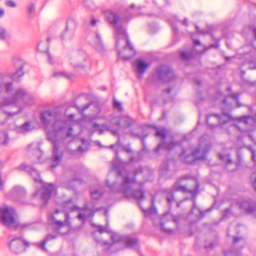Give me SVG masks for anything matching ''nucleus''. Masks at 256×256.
<instances>
[{"instance_id": "26", "label": "nucleus", "mask_w": 256, "mask_h": 256, "mask_svg": "<svg viewBox=\"0 0 256 256\" xmlns=\"http://www.w3.org/2000/svg\"><path fill=\"white\" fill-rule=\"evenodd\" d=\"M154 198H152L151 201L152 208L146 210H143V212L145 216H149L156 214V208L154 207Z\"/></svg>"}, {"instance_id": "6", "label": "nucleus", "mask_w": 256, "mask_h": 256, "mask_svg": "<svg viewBox=\"0 0 256 256\" xmlns=\"http://www.w3.org/2000/svg\"><path fill=\"white\" fill-rule=\"evenodd\" d=\"M17 168L29 174L32 178L34 180L42 187V190L36 191L33 194V197L40 200L44 204H46L50 198L53 192L55 190L54 185L51 183H44L40 178L38 172L30 164L24 163Z\"/></svg>"}, {"instance_id": "22", "label": "nucleus", "mask_w": 256, "mask_h": 256, "mask_svg": "<svg viewBox=\"0 0 256 256\" xmlns=\"http://www.w3.org/2000/svg\"><path fill=\"white\" fill-rule=\"evenodd\" d=\"M27 150L29 154H34L37 158L38 162H40V158L42 154V152L40 148L38 143H32L27 147Z\"/></svg>"}, {"instance_id": "19", "label": "nucleus", "mask_w": 256, "mask_h": 256, "mask_svg": "<svg viewBox=\"0 0 256 256\" xmlns=\"http://www.w3.org/2000/svg\"><path fill=\"white\" fill-rule=\"evenodd\" d=\"M86 40L96 50H100L102 48V46L100 36L98 33L90 34L87 36Z\"/></svg>"}, {"instance_id": "12", "label": "nucleus", "mask_w": 256, "mask_h": 256, "mask_svg": "<svg viewBox=\"0 0 256 256\" xmlns=\"http://www.w3.org/2000/svg\"><path fill=\"white\" fill-rule=\"evenodd\" d=\"M8 246L10 250L14 254H19L24 252L26 247L29 245L28 242L20 236H10Z\"/></svg>"}, {"instance_id": "44", "label": "nucleus", "mask_w": 256, "mask_h": 256, "mask_svg": "<svg viewBox=\"0 0 256 256\" xmlns=\"http://www.w3.org/2000/svg\"><path fill=\"white\" fill-rule=\"evenodd\" d=\"M74 181H70L64 182L62 184V186L68 190H74V186L72 184Z\"/></svg>"}, {"instance_id": "61", "label": "nucleus", "mask_w": 256, "mask_h": 256, "mask_svg": "<svg viewBox=\"0 0 256 256\" xmlns=\"http://www.w3.org/2000/svg\"><path fill=\"white\" fill-rule=\"evenodd\" d=\"M72 202V198H70L68 201L66 202L64 204L65 206H68L70 204H71Z\"/></svg>"}, {"instance_id": "47", "label": "nucleus", "mask_w": 256, "mask_h": 256, "mask_svg": "<svg viewBox=\"0 0 256 256\" xmlns=\"http://www.w3.org/2000/svg\"><path fill=\"white\" fill-rule=\"evenodd\" d=\"M5 4L8 6H9L10 8H16V4L15 3V2L12 0H6L5 2Z\"/></svg>"}, {"instance_id": "9", "label": "nucleus", "mask_w": 256, "mask_h": 256, "mask_svg": "<svg viewBox=\"0 0 256 256\" xmlns=\"http://www.w3.org/2000/svg\"><path fill=\"white\" fill-rule=\"evenodd\" d=\"M211 148L210 142L204 138V136L200 138L199 144L198 148L192 152L191 155L188 156L186 162L188 164L192 163L196 160H204L206 155Z\"/></svg>"}, {"instance_id": "3", "label": "nucleus", "mask_w": 256, "mask_h": 256, "mask_svg": "<svg viewBox=\"0 0 256 256\" xmlns=\"http://www.w3.org/2000/svg\"><path fill=\"white\" fill-rule=\"evenodd\" d=\"M112 168L114 170H116L122 179V184L118 186L116 182L110 184L108 181L106 180V184L110 190L120 192L128 198H133L137 200L144 198V194L142 190V183L138 182L135 178L130 179L129 178L124 164L118 161L114 162L112 164Z\"/></svg>"}, {"instance_id": "7", "label": "nucleus", "mask_w": 256, "mask_h": 256, "mask_svg": "<svg viewBox=\"0 0 256 256\" xmlns=\"http://www.w3.org/2000/svg\"><path fill=\"white\" fill-rule=\"evenodd\" d=\"M0 222L10 229L33 230L36 228L35 224H20L16 218L14 210L6 205L0 206Z\"/></svg>"}, {"instance_id": "51", "label": "nucleus", "mask_w": 256, "mask_h": 256, "mask_svg": "<svg viewBox=\"0 0 256 256\" xmlns=\"http://www.w3.org/2000/svg\"><path fill=\"white\" fill-rule=\"evenodd\" d=\"M239 252L236 250V252L231 251L228 252H224V256H235L238 254Z\"/></svg>"}, {"instance_id": "50", "label": "nucleus", "mask_w": 256, "mask_h": 256, "mask_svg": "<svg viewBox=\"0 0 256 256\" xmlns=\"http://www.w3.org/2000/svg\"><path fill=\"white\" fill-rule=\"evenodd\" d=\"M113 106L115 108L120 110L122 108V104L116 100H114Z\"/></svg>"}, {"instance_id": "36", "label": "nucleus", "mask_w": 256, "mask_h": 256, "mask_svg": "<svg viewBox=\"0 0 256 256\" xmlns=\"http://www.w3.org/2000/svg\"><path fill=\"white\" fill-rule=\"evenodd\" d=\"M84 6L87 10H93L94 4L92 0H84L83 2Z\"/></svg>"}, {"instance_id": "28", "label": "nucleus", "mask_w": 256, "mask_h": 256, "mask_svg": "<svg viewBox=\"0 0 256 256\" xmlns=\"http://www.w3.org/2000/svg\"><path fill=\"white\" fill-rule=\"evenodd\" d=\"M12 62L14 66L16 68H24V60L18 56H14L12 58Z\"/></svg>"}, {"instance_id": "53", "label": "nucleus", "mask_w": 256, "mask_h": 256, "mask_svg": "<svg viewBox=\"0 0 256 256\" xmlns=\"http://www.w3.org/2000/svg\"><path fill=\"white\" fill-rule=\"evenodd\" d=\"M86 150L85 148H83L82 146H79L76 150H73L72 152V154H76V152H82Z\"/></svg>"}, {"instance_id": "18", "label": "nucleus", "mask_w": 256, "mask_h": 256, "mask_svg": "<svg viewBox=\"0 0 256 256\" xmlns=\"http://www.w3.org/2000/svg\"><path fill=\"white\" fill-rule=\"evenodd\" d=\"M240 94L238 93L232 94H231L230 96H228L225 97L224 95L221 92H219L218 94V96L217 97V99L220 100H222L223 104L226 105V106L228 108H232V106L230 103L228 102L229 100H232L234 101L238 104L237 107L240 106L239 102H238V98Z\"/></svg>"}, {"instance_id": "58", "label": "nucleus", "mask_w": 256, "mask_h": 256, "mask_svg": "<svg viewBox=\"0 0 256 256\" xmlns=\"http://www.w3.org/2000/svg\"><path fill=\"white\" fill-rule=\"evenodd\" d=\"M4 10L2 8H0V18L4 16Z\"/></svg>"}, {"instance_id": "41", "label": "nucleus", "mask_w": 256, "mask_h": 256, "mask_svg": "<svg viewBox=\"0 0 256 256\" xmlns=\"http://www.w3.org/2000/svg\"><path fill=\"white\" fill-rule=\"evenodd\" d=\"M8 34L5 28L0 25V40H4L8 37Z\"/></svg>"}, {"instance_id": "10", "label": "nucleus", "mask_w": 256, "mask_h": 256, "mask_svg": "<svg viewBox=\"0 0 256 256\" xmlns=\"http://www.w3.org/2000/svg\"><path fill=\"white\" fill-rule=\"evenodd\" d=\"M112 242L109 246V248H118L122 250L124 248H133L138 244V240L134 236H121L112 234L111 236Z\"/></svg>"}, {"instance_id": "46", "label": "nucleus", "mask_w": 256, "mask_h": 256, "mask_svg": "<svg viewBox=\"0 0 256 256\" xmlns=\"http://www.w3.org/2000/svg\"><path fill=\"white\" fill-rule=\"evenodd\" d=\"M250 32L252 34L254 37V39L256 40V28L254 26H250L248 27Z\"/></svg>"}, {"instance_id": "55", "label": "nucleus", "mask_w": 256, "mask_h": 256, "mask_svg": "<svg viewBox=\"0 0 256 256\" xmlns=\"http://www.w3.org/2000/svg\"><path fill=\"white\" fill-rule=\"evenodd\" d=\"M174 200V196L172 194L167 196V200L169 204H170Z\"/></svg>"}, {"instance_id": "14", "label": "nucleus", "mask_w": 256, "mask_h": 256, "mask_svg": "<svg viewBox=\"0 0 256 256\" xmlns=\"http://www.w3.org/2000/svg\"><path fill=\"white\" fill-rule=\"evenodd\" d=\"M156 135L157 137H160L162 138V143L158 144L157 148H156L155 151L156 153L159 152V150L164 148V149L170 150L174 148L177 143L174 142V141L170 142V143H167L166 141V130L165 128H156Z\"/></svg>"}, {"instance_id": "37", "label": "nucleus", "mask_w": 256, "mask_h": 256, "mask_svg": "<svg viewBox=\"0 0 256 256\" xmlns=\"http://www.w3.org/2000/svg\"><path fill=\"white\" fill-rule=\"evenodd\" d=\"M92 225L96 228L98 230V232L100 233V234H102V232H110L108 229V224H106V226H103L101 225H96L94 224H92Z\"/></svg>"}, {"instance_id": "13", "label": "nucleus", "mask_w": 256, "mask_h": 256, "mask_svg": "<svg viewBox=\"0 0 256 256\" xmlns=\"http://www.w3.org/2000/svg\"><path fill=\"white\" fill-rule=\"evenodd\" d=\"M156 76L163 82H168L174 78V74L172 68L168 66L162 65L156 68Z\"/></svg>"}, {"instance_id": "45", "label": "nucleus", "mask_w": 256, "mask_h": 256, "mask_svg": "<svg viewBox=\"0 0 256 256\" xmlns=\"http://www.w3.org/2000/svg\"><path fill=\"white\" fill-rule=\"evenodd\" d=\"M246 147L248 150L251 152V153L252 154V160L254 162H255L256 160V153H255L254 150L253 149V148L251 146H246Z\"/></svg>"}, {"instance_id": "39", "label": "nucleus", "mask_w": 256, "mask_h": 256, "mask_svg": "<svg viewBox=\"0 0 256 256\" xmlns=\"http://www.w3.org/2000/svg\"><path fill=\"white\" fill-rule=\"evenodd\" d=\"M76 28V22L72 19L69 20L67 22L66 26V30H74Z\"/></svg>"}, {"instance_id": "1", "label": "nucleus", "mask_w": 256, "mask_h": 256, "mask_svg": "<svg viewBox=\"0 0 256 256\" xmlns=\"http://www.w3.org/2000/svg\"><path fill=\"white\" fill-rule=\"evenodd\" d=\"M40 120L45 127L48 140L52 144L50 166L52 169L60 164L62 158V152L60 150V146L65 138L72 136L71 122L64 120L55 112L50 111L42 112Z\"/></svg>"}, {"instance_id": "23", "label": "nucleus", "mask_w": 256, "mask_h": 256, "mask_svg": "<svg viewBox=\"0 0 256 256\" xmlns=\"http://www.w3.org/2000/svg\"><path fill=\"white\" fill-rule=\"evenodd\" d=\"M81 210L83 211V212L79 213L78 215V218L82 222H84L86 218L92 217L94 215V210L89 208L86 205L84 206Z\"/></svg>"}, {"instance_id": "48", "label": "nucleus", "mask_w": 256, "mask_h": 256, "mask_svg": "<svg viewBox=\"0 0 256 256\" xmlns=\"http://www.w3.org/2000/svg\"><path fill=\"white\" fill-rule=\"evenodd\" d=\"M251 180H252V186L256 191V172L252 174Z\"/></svg>"}, {"instance_id": "35", "label": "nucleus", "mask_w": 256, "mask_h": 256, "mask_svg": "<svg viewBox=\"0 0 256 256\" xmlns=\"http://www.w3.org/2000/svg\"><path fill=\"white\" fill-rule=\"evenodd\" d=\"M219 158L226 162L227 167H228V165L232 164V162L230 158V156L228 154H220Z\"/></svg>"}, {"instance_id": "11", "label": "nucleus", "mask_w": 256, "mask_h": 256, "mask_svg": "<svg viewBox=\"0 0 256 256\" xmlns=\"http://www.w3.org/2000/svg\"><path fill=\"white\" fill-rule=\"evenodd\" d=\"M70 64L76 70H82L88 66V56L85 52L79 51L71 58Z\"/></svg>"}, {"instance_id": "62", "label": "nucleus", "mask_w": 256, "mask_h": 256, "mask_svg": "<svg viewBox=\"0 0 256 256\" xmlns=\"http://www.w3.org/2000/svg\"><path fill=\"white\" fill-rule=\"evenodd\" d=\"M46 54H47V56H48V60L49 63L50 64H52V58H51L50 55L48 52H47Z\"/></svg>"}, {"instance_id": "57", "label": "nucleus", "mask_w": 256, "mask_h": 256, "mask_svg": "<svg viewBox=\"0 0 256 256\" xmlns=\"http://www.w3.org/2000/svg\"><path fill=\"white\" fill-rule=\"evenodd\" d=\"M90 105V104H87L84 106L82 108L80 109V110L81 112H82L84 110H86L89 107Z\"/></svg>"}, {"instance_id": "43", "label": "nucleus", "mask_w": 256, "mask_h": 256, "mask_svg": "<svg viewBox=\"0 0 256 256\" xmlns=\"http://www.w3.org/2000/svg\"><path fill=\"white\" fill-rule=\"evenodd\" d=\"M16 72L13 74V78H16L20 77L23 76L24 72L23 71V68H16Z\"/></svg>"}, {"instance_id": "64", "label": "nucleus", "mask_w": 256, "mask_h": 256, "mask_svg": "<svg viewBox=\"0 0 256 256\" xmlns=\"http://www.w3.org/2000/svg\"><path fill=\"white\" fill-rule=\"evenodd\" d=\"M214 247V244L213 243H211L210 245H206L205 246L206 248H211Z\"/></svg>"}, {"instance_id": "56", "label": "nucleus", "mask_w": 256, "mask_h": 256, "mask_svg": "<svg viewBox=\"0 0 256 256\" xmlns=\"http://www.w3.org/2000/svg\"><path fill=\"white\" fill-rule=\"evenodd\" d=\"M95 240H96V242L98 243H100V244H104V245H106V246L108 244V243L106 241L100 240H98L97 239H96Z\"/></svg>"}, {"instance_id": "20", "label": "nucleus", "mask_w": 256, "mask_h": 256, "mask_svg": "<svg viewBox=\"0 0 256 256\" xmlns=\"http://www.w3.org/2000/svg\"><path fill=\"white\" fill-rule=\"evenodd\" d=\"M198 184L196 182L195 188L194 189L188 190L184 186H180V182H176L172 187V190L175 191H181L184 193H189L192 196H194L198 192Z\"/></svg>"}, {"instance_id": "42", "label": "nucleus", "mask_w": 256, "mask_h": 256, "mask_svg": "<svg viewBox=\"0 0 256 256\" xmlns=\"http://www.w3.org/2000/svg\"><path fill=\"white\" fill-rule=\"evenodd\" d=\"M38 50L41 52H47L48 45L45 42H40L38 46Z\"/></svg>"}, {"instance_id": "54", "label": "nucleus", "mask_w": 256, "mask_h": 256, "mask_svg": "<svg viewBox=\"0 0 256 256\" xmlns=\"http://www.w3.org/2000/svg\"><path fill=\"white\" fill-rule=\"evenodd\" d=\"M196 29L197 32L198 33H200V34H208V30H200L199 29V28L197 26H196Z\"/></svg>"}, {"instance_id": "59", "label": "nucleus", "mask_w": 256, "mask_h": 256, "mask_svg": "<svg viewBox=\"0 0 256 256\" xmlns=\"http://www.w3.org/2000/svg\"><path fill=\"white\" fill-rule=\"evenodd\" d=\"M4 184V180L2 179L1 176H0V190L3 188Z\"/></svg>"}, {"instance_id": "63", "label": "nucleus", "mask_w": 256, "mask_h": 256, "mask_svg": "<svg viewBox=\"0 0 256 256\" xmlns=\"http://www.w3.org/2000/svg\"><path fill=\"white\" fill-rule=\"evenodd\" d=\"M98 22V20H96L94 18H92L91 20V22H90V24L92 26H94L96 24V22Z\"/></svg>"}, {"instance_id": "24", "label": "nucleus", "mask_w": 256, "mask_h": 256, "mask_svg": "<svg viewBox=\"0 0 256 256\" xmlns=\"http://www.w3.org/2000/svg\"><path fill=\"white\" fill-rule=\"evenodd\" d=\"M34 129V126L30 122H26L20 126L15 128V131L18 134H25L28 132Z\"/></svg>"}, {"instance_id": "31", "label": "nucleus", "mask_w": 256, "mask_h": 256, "mask_svg": "<svg viewBox=\"0 0 256 256\" xmlns=\"http://www.w3.org/2000/svg\"><path fill=\"white\" fill-rule=\"evenodd\" d=\"M238 243H240V249H242L245 244L244 238L241 236H234V238L233 246L234 247H236L238 246Z\"/></svg>"}, {"instance_id": "34", "label": "nucleus", "mask_w": 256, "mask_h": 256, "mask_svg": "<svg viewBox=\"0 0 256 256\" xmlns=\"http://www.w3.org/2000/svg\"><path fill=\"white\" fill-rule=\"evenodd\" d=\"M243 126H244V124L240 125V128ZM240 131L242 132V134H244V138H250L252 141H253L256 144V130L252 134H250L249 132H248L246 131L242 130L241 128H240Z\"/></svg>"}, {"instance_id": "15", "label": "nucleus", "mask_w": 256, "mask_h": 256, "mask_svg": "<svg viewBox=\"0 0 256 256\" xmlns=\"http://www.w3.org/2000/svg\"><path fill=\"white\" fill-rule=\"evenodd\" d=\"M238 206L243 212L256 217V206L250 200H240L238 202Z\"/></svg>"}, {"instance_id": "52", "label": "nucleus", "mask_w": 256, "mask_h": 256, "mask_svg": "<svg viewBox=\"0 0 256 256\" xmlns=\"http://www.w3.org/2000/svg\"><path fill=\"white\" fill-rule=\"evenodd\" d=\"M130 133L131 136L133 137H140L142 140V142H144V138H146L147 136V135L146 134L144 136H142L139 134H135V133L133 132H130Z\"/></svg>"}, {"instance_id": "2", "label": "nucleus", "mask_w": 256, "mask_h": 256, "mask_svg": "<svg viewBox=\"0 0 256 256\" xmlns=\"http://www.w3.org/2000/svg\"><path fill=\"white\" fill-rule=\"evenodd\" d=\"M131 14L127 10L126 14L121 18L114 12L107 10L104 12V17L108 22L114 26L116 36V48L119 57L124 60H128L132 58L136 52L132 44L128 38L125 29L121 26V21L124 18L127 20V14Z\"/></svg>"}, {"instance_id": "4", "label": "nucleus", "mask_w": 256, "mask_h": 256, "mask_svg": "<svg viewBox=\"0 0 256 256\" xmlns=\"http://www.w3.org/2000/svg\"><path fill=\"white\" fill-rule=\"evenodd\" d=\"M28 98L25 90L19 89L14 90L13 83L2 78L0 74V124H4L8 116H12L17 114H10L7 112H2L4 106L16 104L20 101L25 102Z\"/></svg>"}, {"instance_id": "49", "label": "nucleus", "mask_w": 256, "mask_h": 256, "mask_svg": "<svg viewBox=\"0 0 256 256\" xmlns=\"http://www.w3.org/2000/svg\"><path fill=\"white\" fill-rule=\"evenodd\" d=\"M231 214V210L230 208L226 209L222 214V218H226Z\"/></svg>"}, {"instance_id": "5", "label": "nucleus", "mask_w": 256, "mask_h": 256, "mask_svg": "<svg viewBox=\"0 0 256 256\" xmlns=\"http://www.w3.org/2000/svg\"><path fill=\"white\" fill-rule=\"evenodd\" d=\"M252 120V117L249 115L233 118L229 112H226L224 109L220 114H212L206 117L208 126L212 128L218 126L224 128L226 125H228L232 128H238L239 130H240V125H247Z\"/></svg>"}, {"instance_id": "60", "label": "nucleus", "mask_w": 256, "mask_h": 256, "mask_svg": "<svg viewBox=\"0 0 256 256\" xmlns=\"http://www.w3.org/2000/svg\"><path fill=\"white\" fill-rule=\"evenodd\" d=\"M134 4H132L131 6H130V10H132V14H138V12H135V10H134Z\"/></svg>"}, {"instance_id": "16", "label": "nucleus", "mask_w": 256, "mask_h": 256, "mask_svg": "<svg viewBox=\"0 0 256 256\" xmlns=\"http://www.w3.org/2000/svg\"><path fill=\"white\" fill-rule=\"evenodd\" d=\"M180 217L177 216H174L170 212H168L164 214L160 221V224L162 228L168 233L171 234L173 232V230L166 228L165 227V224L167 222H172L176 225H178L179 222Z\"/></svg>"}, {"instance_id": "25", "label": "nucleus", "mask_w": 256, "mask_h": 256, "mask_svg": "<svg viewBox=\"0 0 256 256\" xmlns=\"http://www.w3.org/2000/svg\"><path fill=\"white\" fill-rule=\"evenodd\" d=\"M11 192L14 196L18 197H22L26 193L24 188L20 186H14Z\"/></svg>"}, {"instance_id": "17", "label": "nucleus", "mask_w": 256, "mask_h": 256, "mask_svg": "<svg viewBox=\"0 0 256 256\" xmlns=\"http://www.w3.org/2000/svg\"><path fill=\"white\" fill-rule=\"evenodd\" d=\"M150 63L145 62L142 59H137L134 62L136 72L138 78L140 79L142 77L144 74L150 66Z\"/></svg>"}, {"instance_id": "27", "label": "nucleus", "mask_w": 256, "mask_h": 256, "mask_svg": "<svg viewBox=\"0 0 256 256\" xmlns=\"http://www.w3.org/2000/svg\"><path fill=\"white\" fill-rule=\"evenodd\" d=\"M56 238V236L54 234H48L46 238L43 240V241L41 243L37 244L38 247L42 250H46V249L44 246L45 244L48 241L52 239H54Z\"/></svg>"}, {"instance_id": "32", "label": "nucleus", "mask_w": 256, "mask_h": 256, "mask_svg": "<svg viewBox=\"0 0 256 256\" xmlns=\"http://www.w3.org/2000/svg\"><path fill=\"white\" fill-rule=\"evenodd\" d=\"M28 14L30 18L33 17L35 14L36 12V6L32 2H30L26 6Z\"/></svg>"}, {"instance_id": "8", "label": "nucleus", "mask_w": 256, "mask_h": 256, "mask_svg": "<svg viewBox=\"0 0 256 256\" xmlns=\"http://www.w3.org/2000/svg\"><path fill=\"white\" fill-rule=\"evenodd\" d=\"M69 216L68 214L56 210L48 218V224L60 234H66L70 229Z\"/></svg>"}, {"instance_id": "33", "label": "nucleus", "mask_w": 256, "mask_h": 256, "mask_svg": "<svg viewBox=\"0 0 256 256\" xmlns=\"http://www.w3.org/2000/svg\"><path fill=\"white\" fill-rule=\"evenodd\" d=\"M53 76L56 78H66L71 79L72 77V74L70 73L66 72H56L53 74Z\"/></svg>"}, {"instance_id": "40", "label": "nucleus", "mask_w": 256, "mask_h": 256, "mask_svg": "<svg viewBox=\"0 0 256 256\" xmlns=\"http://www.w3.org/2000/svg\"><path fill=\"white\" fill-rule=\"evenodd\" d=\"M8 142V136L6 132L0 134V144L6 145Z\"/></svg>"}, {"instance_id": "21", "label": "nucleus", "mask_w": 256, "mask_h": 256, "mask_svg": "<svg viewBox=\"0 0 256 256\" xmlns=\"http://www.w3.org/2000/svg\"><path fill=\"white\" fill-rule=\"evenodd\" d=\"M93 128L95 129L94 131L98 132L100 134H103L104 131H109L114 136H118V140L117 142V144L119 142L120 137L118 134V130H112L106 124H102V126H99L96 123H94L93 124Z\"/></svg>"}, {"instance_id": "30", "label": "nucleus", "mask_w": 256, "mask_h": 256, "mask_svg": "<svg viewBox=\"0 0 256 256\" xmlns=\"http://www.w3.org/2000/svg\"><path fill=\"white\" fill-rule=\"evenodd\" d=\"M194 47L191 52H188L186 51H180V56L181 59L184 60H190L192 56H194L193 52L194 51Z\"/></svg>"}, {"instance_id": "29", "label": "nucleus", "mask_w": 256, "mask_h": 256, "mask_svg": "<svg viewBox=\"0 0 256 256\" xmlns=\"http://www.w3.org/2000/svg\"><path fill=\"white\" fill-rule=\"evenodd\" d=\"M103 194V190L102 188L99 189H94L90 190L92 198L94 200L98 199Z\"/></svg>"}, {"instance_id": "38", "label": "nucleus", "mask_w": 256, "mask_h": 256, "mask_svg": "<svg viewBox=\"0 0 256 256\" xmlns=\"http://www.w3.org/2000/svg\"><path fill=\"white\" fill-rule=\"evenodd\" d=\"M162 175L166 176L168 171V166L167 162H163L160 167Z\"/></svg>"}]
</instances>
